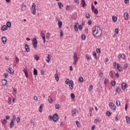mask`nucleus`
<instances>
[{
  "mask_svg": "<svg viewBox=\"0 0 130 130\" xmlns=\"http://www.w3.org/2000/svg\"><path fill=\"white\" fill-rule=\"evenodd\" d=\"M92 33L94 38H99L102 35V30L100 27L98 26H94L92 28Z\"/></svg>",
  "mask_w": 130,
  "mask_h": 130,
  "instance_id": "nucleus-1",
  "label": "nucleus"
},
{
  "mask_svg": "<svg viewBox=\"0 0 130 130\" xmlns=\"http://www.w3.org/2000/svg\"><path fill=\"white\" fill-rule=\"evenodd\" d=\"M31 12L32 15H36V5L34 3H32Z\"/></svg>",
  "mask_w": 130,
  "mask_h": 130,
  "instance_id": "nucleus-2",
  "label": "nucleus"
},
{
  "mask_svg": "<svg viewBox=\"0 0 130 130\" xmlns=\"http://www.w3.org/2000/svg\"><path fill=\"white\" fill-rule=\"evenodd\" d=\"M73 64H76L77 62H78V60H79V57H78V54L76 52H74L73 54Z\"/></svg>",
  "mask_w": 130,
  "mask_h": 130,
  "instance_id": "nucleus-3",
  "label": "nucleus"
},
{
  "mask_svg": "<svg viewBox=\"0 0 130 130\" xmlns=\"http://www.w3.org/2000/svg\"><path fill=\"white\" fill-rule=\"evenodd\" d=\"M91 11L95 15H98V9L97 8H95V7L93 4L91 5Z\"/></svg>",
  "mask_w": 130,
  "mask_h": 130,
  "instance_id": "nucleus-4",
  "label": "nucleus"
},
{
  "mask_svg": "<svg viewBox=\"0 0 130 130\" xmlns=\"http://www.w3.org/2000/svg\"><path fill=\"white\" fill-rule=\"evenodd\" d=\"M37 44H38V42H37V40L36 38H34L32 39V45L34 46V48L36 49L37 48Z\"/></svg>",
  "mask_w": 130,
  "mask_h": 130,
  "instance_id": "nucleus-5",
  "label": "nucleus"
},
{
  "mask_svg": "<svg viewBox=\"0 0 130 130\" xmlns=\"http://www.w3.org/2000/svg\"><path fill=\"white\" fill-rule=\"evenodd\" d=\"M109 107L111 108L112 110L115 111L116 110V106L114 105V104L112 102H110L109 104Z\"/></svg>",
  "mask_w": 130,
  "mask_h": 130,
  "instance_id": "nucleus-6",
  "label": "nucleus"
},
{
  "mask_svg": "<svg viewBox=\"0 0 130 130\" xmlns=\"http://www.w3.org/2000/svg\"><path fill=\"white\" fill-rule=\"evenodd\" d=\"M74 29L75 31H78L79 29V30H82V25H79V23H75Z\"/></svg>",
  "mask_w": 130,
  "mask_h": 130,
  "instance_id": "nucleus-7",
  "label": "nucleus"
},
{
  "mask_svg": "<svg viewBox=\"0 0 130 130\" xmlns=\"http://www.w3.org/2000/svg\"><path fill=\"white\" fill-rule=\"evenodd\" d=\"M118 59H121L124 60V59H125V55L123 53L119 54L118 56Z\"/></svg>",
  "mask_w": 130,
  "mask_h": 130,
  "instance_id": "nucleus-8",
  "label": "nucleus"
},
{
  "mask_svg": "<svg viewBox=\"0 0 130 130\" xmlns=\"http://www.w3.org/2000/svg\"><path fill=\"white\" fill-rule=\"evenodd\" d=\"M58 119H59L58 115H57V114L56 113L54 114V115H53V121L56 122L57 121V120H58Z\"/></svg>",
  "mask_w": 130,
  "mask_h": 130,
  "instance_id": "nucleus-9",
  "label": "nucleus"
},
{
  "mask_svg": "<svg viewBox=\"0 0 130 130\" xmlns=\"http://www.w3.org/2000/svg\"><path fill=\"white\" fill-rule=\"evenodd\" d=\"M69 85L70 89L73 90L74 89V81L73 80H70Z\"/></svg>",
  "mask_w": 130,
  "mask_h": 130,
  "instance_id": "nucleus-10",
  "label": "nucleus"
},
{
  "mask_svg": "<svg viewBox=\"0 0 130 130\" xmlns=\"http://www.w3.org/2000/svg\"><path fill=\"white\" fill-rule=\"evenodd\" d=\"M117 70L118 71V72H122V67H121V64L118 63L117 64Z\"/></svg>",
  "mask_w": 130,
  "mask_h": 130,
  "instance_id": "nucleus-11",
  "label": "nucleus"
},
{
  "mask_svg": "<svg viewBox=\"0 0 130 130\" xmlns=\"http://www.w3.org/2000/svg\"><path fill=\"white\" fill-rule=\"evenodd\" d=\"M1 40L3 44H6L7 43V41H8V39H7V37H3Z\"/></svg>",
  "mask_w": 130,
  "mask_h": 130,
  "instance_id": "nucleus-12",
  "label": "nucleus"
},
{
  "mask_svg": "<svg viewBox=\"0 0 130 130\" xmlns=\"http://www.w3.org/2000/svg\"><path fill=\"white\" fill-rule=\"evenodd\" d=\"M121 88H122V90H125V89H126V88H127V84H126L125 83H122L121 84Z\"/></svg>",
  "mask_w": 130,
  "mask_h": 130,
  "instance_id": "nucleus-13",
  "label": "nucleus"
},
{
  "mask_svg": "<svg viewBox=\"0 0 130 130\" xmlns=\"http://www.w3.org/2000/svg\"><path fill=\"white\" fill-rule=\"evenodd\" d=\"M25 49L26 52H30V47L29 46V45H28V44H25Z\"/></svg>",
  "mask_w": 130,
  "mask_h": 130,
  "instance_id": "nucleus-14",
  "label": "nucleus"
},
{
  "mask_svg": "<svg viewBox=\"0 0 130 130\" xmlns=\"http://www.w3.org/2000/svg\"><path fill=\"white\" fill-rule=\"evenodd\" d=\"M8 72L10 75H14V70L12 68H8Z\"/></svg>",
  "mask_w": 130,
  "mask_h": 130,
  "instance_id": "nucleus-15",
  "label": "nucleus"
},
{
  "mask_svg": "<svg viewBox=\"0 0 130 130\" xmlns=\"http://www.w3.org/2000/svg\"><path fill=\"white\" fill-rule=\"evenodd\" d=\"M124 18L127 21L128 20V13L127 12H125L123 14Z\"/></svg>",
  "mask_w": 130,
  "mask_h": 130,
  "instance_id": "nucleus-16",
  "label": "nucleus"
},
{
  "mask_svg": "<svg viewBox=\"0 0 130 130\" xmlns=\"http://www.w3.org/2000/svg\"><path fill=\"white\" fill-rule=\"evenodd\" d=\"M2 83L3 86H7L8 85V81H7L5 79L2 80Z\"/></svg>",
  "mask_w": 130,
  "mask_h": 130,
  "instance_id": "nucleus-17",
  "label": "nucleus"
},
{
  "mask_svg": "<svg viewBox=\"0 0 130 130\" xmlns=\"http://www.w3.org/2000/svg\"><path fill=\"white\" fill-rule=\"evenodd\" d=\"M43 106H44V105L43 104H42L39 108V112H42V110H43Z\"/></svg>",
  "mask_w": 130,
  "mask_h": 130,
  "instance_id": "nucleus-18",
  "label": "nucleus"
},
{
  "mask_svg": "<svg viewBox=\"0 0 130 130\" xmlns=\"http://www.w3.org/2000/svg\"><path fill=\"white\" fill-rule=\"evenodd\" d=\"M92 55L94 59L96 60L98 59V57L97 56V53H96V51H94L92 53Z\"/></svg>",
  "mask_w": 130,
  "mask_h": 130,
  "instance_id": "nucleus-19",
  "label": "nucleus"
},
{
  "mask_svg": "<svg viewBox=\"0 0 130 130\" xmlns=\"http://www.w3.org/2000/svg\"><path fill=\"white\" fill-rule=\"evenodd\" d=\"M1 30L2 31H6V30H8V26L6 25H3L2 27H1Z\"/></svg>",
  "mask_w": 130,
  "mask_h": 130,
  "instance_id": "nucleus-20",
  "label": "nucleus"
},
{
  "mask_svg": "<svg viewBox=\"0 0 130 130\" xmlns=\"http://www.w3.org/2000/svg\"><path fill=\"white\" fill-rule=\"evenodd\" d=\"M41 35L42 36L43 40L44 41V43H45L46 42V41L45 40V35L42 32Z\"/></svg>",
  "mask_w": 130,
  "mask_h": 130,
  "instance_id": "nucleus-21",
  "label": "nucleus"
},
{
  "mask_svg": "<svg viewBox=\"0 0 130 130\" xmlns=\"http://www.w3.org/2000/svg\"><path fill=\"white\" fill-rule=\"evenodd\" d=\"M21 10L22 12H25L26 10H27V6L26 5H22L21 6Z\"/></svg>",
  "mask_w": 130,
  "mask_h": 130,
  "instance_id": "nucleus-22",
  "label": "nucleus"
},
{
  "mask_svg": "<svg viewBox=\"0 0 130 130\" xmlns=\"http://www.w3.org/2000/svg\"><path fill=\"white\" fill-rule=\"evenodd\" d=\"M115 91L116 93H119L121 91V89H120V87H119V86H117V87H116Z\"/></svg>",
  "mask_w": 130,
  "mask_h": 130,
  "instance_id": "nucleus-23",
  "label": "nucleus"
},
{
  "mask_svg": "<svg viewBox=\"0 0 130 130\" xmlns=\"http://www.w3.org/2000/svg\"><path fill=\"white\" fill-rule=\"evenodd\" d=\"M14 125H15V123H14V121L11 120L10 123V128H13Z\"/></svg>",
  "mask_w": 130,
  "mask_h": 130,
  "instance_id": "nucleus-24",
  "label": "nucleus"
},
{
  "mask_svg": "<svg viewBox=\"0 0 130 130\" xmlns=\"http://www.w3.org/2000/svg\"><path fill=\"white\" fill-rule=\"evenodd\" d=\"M1 122L3 125H6L7 124V119H2L1 120Z\"/></svg>",
  "mask_w": 130,
  "mask_h": 130,
  "instance_id": "nucleus-25",
  "label": "nucleus"
},
{
  "mask_svg": "<svg viewBox=\"0 0 130 130\" xmlns=\"http://www.w3.org/2000/svg\"><path fill=\"white\" fill-rule=\"evenodd\" d=\"M47 58L48 59H46V61H47V62H48V63H49L50 60H51V57H50V55H49V54H48Z\"/></svg>",
  "mask_w": 130,
  "mask_h": 130,
  "instance_id": "nucleus-26",
  "label": "nucleus"
},
{
  "mask_svg": "<svg viewBox=\"0 0 130 130\" xmlns=\"http://www.w3.org/2000/svg\"><path fill=\"white\" fill-rule=\"evenodd\" d=\"M57 5L59 9H62V8H63V5L62 4V3H61V2H58Z\"/></svg>",
  "mask_w": 130,
  "mask_h": 130,
  "instance_id": "nucleus-27",
  "label": "nucleus"
},
{
  "mask_svg": "<svg viewBox=\"0 0 130 130\" xmlns=\"http://www.w3.org/2000/svg\"><path fill=\"white\" fill-rule=\"evenodd\" d=\"M48 102L51 104H52V103H53V100H52V98L51 96H48Z\"/></svg>",
  "mask_w": 130,
  "mask_h": 130,
  "instance_id": "nucleus-28",
  "label": "nucleus"
},
{
  "mask_svg": "<svg viewBox=\"0 0 130 130\" xmlns=\"http://www.w3.org/2000/svg\"><path fill=\"white\" fill-rule=\"evenodd\" d=\"M23 73H24L26 78H28V71H27V70H26V69L24 68L23 69Z\"/></svg>",
  "mask_w": 130,
  "mask_h": 130,
  "instance_id": "nucleus-29",
  "label": "nucleus"
},
{
  "mask_svg": "<svg viewBox=\"0 0 130 130\" xmlns=\"http://www.w3.org/2000/svg\"><path fill=\"white\" fill-rule=\"evenodd\" d=\"M125 119H126V123H128V124H129V123H130V118H129V117L126 116L125 117Z\"/></svg>",
  "mask_w": 130,
  "mask_h": 130,
  "instance_id": "nucleus-30",
  "label": "nucleus"
},
{
  "mask_svg": "<svg viewBox=\"0 0 130 130\" xmlns=\"http://www.w3.org/2000/svg\"><path fill=\"white\" fill-rule=\"evenodd\" d=\"M77 110L76 109H73L72 110V114L73 116H75L76 115V113H77Z\"/></svg>",
  "mask_w": 130,
  "mask_h": 130,
  "instance_id": "nucleus-31",
  "label": "nucleus"
},
{
  "mask_svg": "<svg viewBox=\"0 0 130 130\" xmlns=\"http://www.w3.org/2000/svg\"><path fill=\"white\" fill-rule=\"evenodd\" d=\"M82 6L83 8H85V7H86L87 4H86V2H85V0H82Z\"/></svg>",
  "mask_w": 130,
  "mask_h": 130,
  "instance_id": "nucleus-32",
  "label": "nucleus"
},
{
  "mask_svg": "<svg viewBox=\"0 0 130 130\" xmlns=\"http://www.w3.org/2000/svg\"><path fill=\"white\" fill-rule=\"evenodd\" d=\"M50 37V34H49V32H47L46 34V39H47L48 40H49Z\"/></svg>",
  "mask_w": 130,
  "mask_h": 130,
  "instance_id": "nucleus-33",
  "label": "nucleus"
},
{
  "mask_svg": "<svg viewBox=\"0 0 130 130\" xmlns=\"http://www.w3.org/2000/svg\"><path fill=\"white\" fill-rule=\"evenodd\" d=\"M55 79L57 82L59 81V77H58V75H57V74H55Z\"/></svg>",
  "mask_w": 130,
  "mask_h": 130,
  "instance_id": "nucleus-34",
  "label": "nucleus"
},
{
  "mask_svg": "<svg viewBox=\"0 0 130 130\" xmlns=\"http://www.w3.org/2000/svg\"><path fill=\"white\" fill-rule=\"evenodd\" d=\"M58 25L59 29H60V28H61V26H62V21H58Z\"/></svg>",
  "mask_w": 130,
  "mask_h": 130,
  "instance_id": "nucleus-35",
  "label": "nucleus"
},
{
  "mask_svg": "<svg viewBox=\"0 0 130 130\" xmlns=\"http://www.w3.org/2000/svg\"><path fill=\"white\" fill-rule=\"evenodd\" d=\"M112 20L113 22H117V17L114 15L112 16Z\"/></svg>",
  "mask_w": 130,
  "mask_h": 130,
  "instance_id": "nucleus-36",
  "label": "nucleus"
},
{
  "mask_svg": "<svg viewBox=\"0 0 130 130\" xmlns=\"http://www.w3.org/2000/svg\"><path fill=\"white\" fill-rule=\"evenodd\" d=\"M33 74L35 76H37L38 75V71L36 69H34V72H33Z\"/></svg>",
  "mask_w": 130,
  "mask_h": 130,
  "instance_id": "nucleus-37",
  "label": "nucleus"
},
{
  "mask_svg": "<svg viewBox=\"0 0 130 130\" xmlns=\"http://www.w3.org/2000/svg\"><path fill=\"white\" fill-rule=\"evenodd\" d=\"M34 58L36 60H39V56L37 54H35L34 56Z\"/></svg>",
  "mask_w": 130,
  "mask_h": 130,
  "instance_id": "nucleus-38",
  "label": "nucleus"
},
{
  "mask_svg": "<svg viewBox=\"0 0 130 130\" xmlns=\"http://www.w3.org/2000/svg\"><path fill=\"white\" fill-rule=\"evenodd\" d=\"M86 58L87 60H91L92 58H91V55L89 54H86Z\"/></svg>",
  "mask_w": 130,
  "mask_h": 130,
  "instance_id": "nucleus-39",
  "label": "nucleus"
},
{
  "mask_svg": "<svg viewBox=\"0 0 130 130\" xmlns=\"http://www.w3.org/2000/svg\"><path fill=\"white\" fill-rule=\"evenodd\" d=\"M86 19H90L91 18V15L89 13H87L85 15Z\"/></svg>",
  "mask_w": 130,
  "mask_h": 130,
  "instance_id": "nucleus-40",
  "label": "nucleus"
},
{
  "mask_svg": "<svg viewBox=\"0 0 130 130\" xmlns=\"http://www.w3.org/2000/svg\"><path fill=\"white\" fill-rule=\"evenodd\" d=\"M129 64L128 63H127L124 64V66H123L124 70H125V69H127V68H128Z\"/></svg>",
  "mask_w": 130,
  "mask_h": 130,
  "instance_id": "nucleus-41",
  "label": "nucleus"
},
{
  "mask_svg": "<svg viewBox=\"0 0 130 130\" xmlns=\"http://www.w3.org/2000/svg\"><path fill=\"white\" fill-rule=\"evenodd\" d=\"M11 26H12V23L10 21L7 22V26L8 27V28H10Z\"/></svg>",
  "mask_w": 130,
  "mask_h": 130,
  "instance_id": "nucleus-42",
  "label": "nucleus"
},
{
  "mask_svg": "<svg viewBox=\"0 0 130 130\" xmlns=\"http://www.w3.org/2000/svg\"><path fill=\"white\" fill-rule=\"evenodd\" d=\"M16 121L17 123H20V122H21V118H20V117H17L16 119Z\"/></svg>",
  "mask_w": 130,
  "mask_h": 130,
  "instance_id": "nucleus-43",
  "label": "nucleus"
},
{
  "mask_svg": "<svg viewBox=\"0 0 130 130\" xmlns=\"http://www.w3.org/2000/svg\"><path fill=\"white\" fill-rule=\"evenodd\" d=\"M116 83L115 82V81H111V85L113 86V87H114V86H115Z\"/></svg>",
  "mask_w": 130,
  "mask_h": 130,
  "instance_id": "nucleus-44",
  "label": "nucleus"
},
{
  "mask_svg": "<svg viewBox=\"0 0 130 130\" xmlns=\"http://www.w3.org/2000/svg\"><path fill=\"white\" fill-rule=\"evenodd\" d=\"M70 82H71V80H70V79H69V78H67L66 79V80L65 81V83H66L67 85H69V84H70Z\"/></svg>",
  "mask_w": 130,
  "mask_h": 130,
  "instance_id": "nucleus-45",
  "label": "nucleus"
},
{
  "mask_svg": "<svg viewBox=\"0 0 130 130\" xmlns=\"http://www.w3.org/2000/svg\"><path fill=\"white\" fill-rule=\"evenodd\" d=\"M108 82H109L108 79L107 78H105V81L104 82V85H106L107 84V83H108Z\"/></svg>",
  "mask_w": 130,
  "mask_h": 130,
  "instance_id": "nucleus-46",
  "label": "nucleus"
},
{
  "mask_svg": "<svg viewBox=\"0 0 130 130\" xmlns=\"http://www.w3.org/2000/svg\"><path fill=\"white\" fill-rule=\"evenodd\" d=\"M3 77H4V78H9V74L7 73H5L3 75Z\"/></svg>",
  "mask_w": 130,
  "mask_h": 130,
  "instance_id": "nucleus-47",
  "label": "nucleus"
},
{
  "mask_svg": "<svg viewBox=\"0 0 130 130\" xmlns=\"http://www.w3.org/2000/svg\"><path fill=\"white\" fill-rule=\"evenodd\" d=\"M106 114L108 115V116H111V112L109 111H107L106 112Z\"/></svg>",
  "mask_w": 130,
  "mask_h": 130,
  "instance_id": "nucleus-48",
  "label": "nucleus"
},
{
  "mask_svg": "<svg viewBox=\"0 0 130 130\" xmlns=\"http://www.w3.org/2000/svg\"><path fill=\"white\" fill-rule=\"evenodd\" d=\"M93 85H89V87H88V90L89 91H92V90H93Z\"/></svg>",
  "mask_w": 130,
  "mask_h": 130,
  "instance_id": "nucleus-49",
  "label": "nucleus"
},
{
  "mask_svg": "<svg viewBox=\"0 0 130 130\" xmlns=\"http://www.w3.org/2000/svg\"><path fill=\"white\" fill-rule=\"evenodd\" d=\"M116 105L117 106H119V105H120V101L117 100L116 101Z\"/></svg>",
  "mask_w": 130,
  "mask_h": 130,
  "instance_id": "nucleus-50",
  "label": "nucleus"
},
{
  "mask_svg": "<svg viewBox=\"0 0 130 130\" xmlns=\"http://www.w3.org/2000/svg\"><path fill=\"white\" fill-rule=\"evenodd\" d=\"M48 118H49V120H53V116L49 115Z\"/></svg>",
  "mask_w": 130,
  "mask_h": 130,
  "instance_id": "nucleus-51",
  "label": "nucleus"
},
{
  "mask_svg": "<svg viewBox=\"0 0 130 130\" xmlns=\"http://www.w3.org/2000/svg\"><path fill=\"white\" fill-rule=\"evenodd\" d=\"M55 108L56 109H59V108H60V106L58 104H57L55 106Z\"/></svg>",
  "mask_w": 130,
  "mask_h": 130,
  "instance_id": "nucleus-52",
  "label": "nucleus"
},
{
  "mask_svg": "<svg viewBox=\"0 0 130 130\" xmlns=\"http://www.w3.org/2000/svg\"><path fill=\"white\" fill-rule=\"evenodd\" d=\"M82 40H86V35H82Z\"/></svg>",
  "mask_w": 130,
  "mask_h": 130,
  "instance_id": "nucleus-53",
  "label": "nucleus"
},
{
  "mask_svg": "<svg viewBox=\"0 0 130 130\" xmlns=\"http://www.w3.org/2000/svg\"><path fill=\"white\" fill-rule=\"evenodd\" d=\"M100 120V118H97L96 119H94V123H97L98 121H99V120Z\"/></svg>",
  "mask_w": 130,
  "mask_h": 130,
  "instance_id": "nucleus-54",
  "label": "nucleus"
},
{
  "mask_svg": "<svg viewBox=\"0 0 130 130\" xmlns=\"http://www.w3.org/2000/svg\"><path fill=\"white\" fill-rule=\"evenodd\" d=\"M60 37H62V36H63V32L62 31V30L60 31Z\"/></svg>",
  "mask_w": 130,
  "mask_h": 130,
  "instance_id": "nucleus-55",
  "label": "nucleus"
},
{
  "mask_svg": "<svg viewBox=\"0 0 130 130\" xmlns=\"http://www.w3.org/2000/svg\"><path fill=\"white\" fill-rule=\"evenodd\" d=\"M76 123L78 127H80V126H81V124H80V123L79 122V121H76Z\"/></svg>",
  "mask_w": 130,
  "mask_h": 130,
  "instance_id": "nucleus-56",
  "label": "nucleus"
},
{
  "mask_svg": "<svg viewBox=\"0 0 130 130\" xmlns=\"http://www.w3.org/2000/svg\"><path fill=\"white\" fill-rule=\"evenodd\" d=\"M115 120L116 121H118L119 120V119H118V114H117L116 116H115Z\"/></svg>",
  "mask_w": 130,
  "mask_h": 130,
  "instance_id": "nucleus-57",
  "label": "nucleus"
},
{
  "mask_svg": "<svg viewBox=\"0 0 130 130\" xmlns=\"http://www.w3.org/2000/svg\"><path fill=\"white\" fill-rule=\"evenodd\" d=\"M8 103L11 104L12 103V99L11 98H8Z\"/></svg>",
  "mask_w": 130,
  "mask_h": 130,
  "instance_id": "nucleus-58",
  "label": "nucleus"
},
{
  "mask_svg": "<svg viewBox=\"0 0 130 130\" xmlns=\"http://www.w3.org/2000/svg\"><path fill=\"white\" fill-rule=\"evenodd\" d=\"M87 24L89 25H92V20H88L87 22Z\"/></svg>",
  "mask_w": 130,
  "mask_h": 130,
  "instance_id": "nucleus-59",
  "label": "nucleus"
},
{
  "mask_svg": "<svg viewBox=\"0 0 130 130\" xmlns=\"http://www.w3.org/2000/svg\"><path fill=\"white\" fill-rule=\"evenodd\" d=\"M96 51L98 53H100L101 52V50H100V48H97Z\"/></svg>",
  "mask_w": 130,
  "mask_h": 130,
  "instance_id": "nucleus-60",
  "label": "nucleus"
},
{
  "mask_svg": "<svg viewBox=\"0 0 130 130\" xmlns=\"http://www.w3.org/2000/svg\"><path fill=\"white\" fill-rule=\"evenodd\" d=\"M71 98H72V99H75V94H74V93H71Z\"/></svg>",
  "mask_w": 130,
  "mask_h": 130,
  "instance_id": "nucleus-61",
  "label": "nucleus"
},
{
  "mask_svg": "<svg viewBox=\"0 0 130 130\" xmlns=\"http://www.w3.org/2000/svg\"><path fill=\"white\" fill-rule=\"evenodd\" d=\"M109 76L110 77H111V78H113V74H112V71H111L110 72Z\"/></svg>",
  "mask_w": 130,
  "mask_h": 130,
  "instance_id": "nucleus-62",
  "label": "nucleus"
},
{
  "mask_svg": "<svg viewBox=\"0 0 130 130\" xmlns=\"http://www.w3.org/2000/svg\"><path fill=\"white\" fill-rule=\"evenodd\" d=\"M16 120V115H14L13 116V118L11 120H12L13 121H14V120Z\"/></svg>",
  "mask_w": 130,
  "mask_h": 130,
  "instance_id": "nucleus-63",
  "label": "nucleus"
},
{
  "mask_svg": "<svg viewBox=\"0 0 130 130\" xmlns=\"http://www.w3.org/2000/svg\"><path fill=\"white\" fill-rule=\"evenodd\" d=\"M115 76L116 78H119V74L118 73H116Z\"/></svg>",
  "mask_w": 130,
  "mask_h": 130,
  "instance_id": "nucleus-64",
  "label": "nucleus"
}]
</instances>
